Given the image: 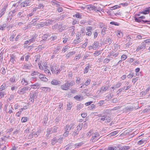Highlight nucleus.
I'll list each match as a JSON object with an SVG mask.
<instances>
[{"label":"nucleus","instance_id":"f257e3e1","mask_svg":"<svg viewBox=\"0 0 150 150\" xmlns=\"http://www.w3.org/2000/svg\"><path fill=\"white\" fill-rule=\"evenodd\" d=\"M82 128V125L81 123H79L78 125L75 128L74 130L72 131V136L74 137L75 136L78 135Z\"/></svg>","mask_w":150,"mask_h":150},{"label":"nucleus","instance_id":"f03ea898","mask_svg":"<svg viewBox=\"0 0 150 150\" xmlns=\"http://www.w3.org/2000/svg\"><path fill=\"white\" fill-rule=\"evenodd\" d=\"M31 88L29 87L25 86L18 90L17 93L19 94H24L30 91Z\"/></svg>","mask_w":150,"mask_h":150},{"label":"nucleus","instance_id":"7ed1b4c3","mask_svg":"<svg viewBox=\"0 0 150 150\" xmlns=\"http://www.w3.org/2000/svg\"><path fill=\"white\" fill-rule=\"evenodd\" d=\"M110 87V86L108 84L102 86L98 91V94H101L107 91Z\"/></svg>","mask_w":150,"mask_h":150},{"label":"nucleus","instance_id":"20e7f679","mask_svg":"<svg viewBox=\"0 0 150 150\" xmlns=\"http://www.w3.org/2000/svg\"><path fill=\"white\" fill-rule=\"evenodd\" d=\"M52 29L53 30H57L60 32L64 30V27H62V24L59 25L58 24H56L52 26Z\"/></svg>","mask_w":150,"mask_h":150},{"label":"nucleus","instance_id":"39448f33","mask_svg":"<svg viewBox=\"0 0 150 150\" xmlns=\"http://www.w3.org/2000/svg\"><path fill=\"white\" fill-rule=\"evenodd\" d=\"M139 108V107L138 106L135 107V106L134 105L132 106H127L123 109V110L124 112H129L132 111L134 110L137 109Z\"/></svg>","mask_w":150,"mask_h":150},{"label":"nucleus","instance_id":"423d86ee","mask_svg":"<svg viewBox=\"0 0 150 150\" xmlns=\"http://www.w3.org/2000/svg\"><path fill=\"white\" fill-rule=\"evenodd\" d=\"M100 137L99 133L97 132H95L92 135L91 138L90 140L91 142H93L97 141Z\"/></svg>","mask_w":150,"mask_h":150},{"label":"nucleus","instance_id":"0eeeda50","mask_svg":"<svg viewBox=\"0 0 150 150\" xmlns=\"http://www.w3.org/2000/svg\"><path fill=\"white\" fill-rule=\"evenodd\" d=\"M38 96V93L36 91L32 92L30 94V98H29V102L33 103L34 101V99L37 98Z\"/></svg>","mask_w":150,"mask_h":150},{"label":"nucleus","instance_id":"6e6552de","mask_svg":"<svg viewBox=\"0 0 150 150\" xmlns=\"http://www.w3.org/2000/svg\"><path fill=\"white\" fill-rule=\"evenodd\" d=\"M64 131L65 132L64 134V136L65 137L67 136L69 132L71 130H72L70 125H66L64 128Z\"/></svg>","mask_w":150,"mask_h":150},{"label":"nucleus","instance_id":"1a4fd4ad","mask_svg":"<svg viewBox=\"0 0 150 150\" xmlns=\"http://www.w3.org/2000/svg\"><path fill=\"white\" fill-rule=\"evenodd\" d=\"M140 18V17H134L135 21L136 22L139 23H147L148 24H150V18L149 20H142Z\"/></svg>","mask_w":150,"mask_h":150},{"label":"nucleus","instance_id":"9d476101","mask_svg":"<svg viewBox=\"0 0 150 150\" xmlns=\"http://www.w3.org/2000/svg\"><path fill=\"white\" fill-rule=\"evenodd\" d=\"M87 32L86 33V35L88 36H91L92 35L91 31L93 30V28L91 26H88L86 28Z\"/></svg>","mask_w":150,"mask_h":150},{"label":"nucleus","instance_id":"9b49d317","mask_svg":"<svg viewBox=\"0 0 150 150\" xmlns=\"http://www.w3.org/2000/svg\"><path fill=\"white\" fill-rule=\"evenodd\" d=\"M17 16L18 18L23 19L26 16V15L24 13L23 10H21L17 13Z\"/></svg>","mask_w":150,"mask_h":150},{"label":"nucleus","instance_id":"f8f14e48","mask_svg":"<svg viewBox=\"0 0 150 150\" xmlns=\"http://www.w3.org/2000/svg\"><path fill=\"white\" fill-rule=\"evenodd\" d=\"M30 1L28 0H25L20 4V6L21 7H24L25 6H29L30 5Z\"/></svg>","mask_w":150,"mask_h":150},{"label":"nucleus","instance_id":"ddd939ff","mask_svg":"<svg viewBox=\"0 0 150 150\" xmlns=\"http://www.w3.org/2000/svg\"><path fill=\"white\" fill-rule=\"evenodd\" d=\"M21 84L23 85L26 86L28 84V82L26 79L22 77L20 80Z\"/></svg>","mask_w":150,"mask_h":150},{"label":"nucleus","instance_id":"4468645a","mask_svg":"<svg viewBox=\"0 0 150 150\" xmlns=\"http://www.w3.org/2000/svg\"><path fill=\"white\" fill-rule=\"evenodd\" d=\"M32 67V65L31 63L25 64L24 65H22V68L23 69H30Z\"/></svg>","mask_w":150,"mask_h":150},{"label":"nucleus","instance_id":"2eb2a0df","mask_svg":"<svg viewBox=\"0 0 150 150\" xmlns=\"http://www.w3.org/2000/svg\"><path fill=\"white\" fill-rule=\"evenodd\" d=\"M92 65L90 64H88L86 65L85 69L83 71V73L84 74L87 73L90 68L91 67Z\"/></svg>","mask_w":150,"mask_h":150},{"label":"nucleus","instance_id":"dca6fc26","mask_svg":"<svg viewBox=\"0 0 150 150\" xmlns=\"http://www.w3.org/2000/svg\"><path fill=\"white\" fill-rule=\"evenodd\" d=\"M146 46V44L145 43L142 42L141 45L138 46L137 48L136 49V51H138L140 50L145 48Z\"/></svg>","mask_w":150,"mask_h":150},{"label":"nucleus","instance_id":"f3484780","mask_svg":"<svg viewBox=\"0 0 150 150\" xmlns=\"http://www.w3.org/2000/svg\"><path fill=\"white\" fill-rule=\"evenodd\" d=\"M119 52L115 53L113 52H110L109 54L108 55V57H116L119 54Z\"/></svg>","mask_w":150,"mask_h":150},{"label":"nucleus","instance_id":"a211bd4d","mask_svg":"<svg viewBox=\"0 0 150 150\" xmlns=\"http://www.w3.org/2000/svg\"><path fill=\"white\" fill-rule=\"evenodd\" d=\"M75 53L76 52L75 51H72L69 52L65 56L66 59H68V58H70L72 56L75 54Z\"/></svg>","mask_w":150,"mask_h":150},{"label":"nucleus","instance_id":"6ab92c4d","mask_svg":"<svg viewBox=\"0 0 150 150\" xmlns=\"http://www.w3.org/2000/svg\"><path fill=\"white\" fill-rule=\"evenodd\" d=\"M65 82L66 83V85L68 86V87L69 88L70 86H72L75 84V82L74 81H71V82H69L67 80H66Z\"/></svg>","mask_w":150,"mask_h":150},{"label":"nucleus","instance_id":"aec40b11","mask_svg":"<svg viewBox=\"0 0 150 150\" xmlns=\"http://www.w3.org/2000/svg\"><path fill=\"white\" fill-rule=\"evenodd\" d=\"M65 82L66 83V85L68 86V87L69 88L70 86H72L75 84V82L74 81H71V82H69L67 80H66Z\"/></svg>","mask_w":150,"mask_h":150},{"label":"nucleus","instance_id":"412c9836","mask_svg":"<svg viewBox=\"0 0 150 150\" xmlns=\"http://www.w3.org/2000/svg\"><path fill=\"white\" fill-rule=\"evenodd\" d=\"M61 83L59 81L56 80L55 79H53L51 82V83L53 85H59Z\"/></svg>","mask_w":150,"mask_h":150},{"label":"nucleus","instance_id":"4be33fe9","mask_svg":"<svg viewBox=\"0 0 150 150\" xmlns=\"http://www.w3.org/2000/svg\"><path fill=\"white\" fill-rule=\"evenodd\" d=\"M37 8H33V11L31 12L27 15V17L29 18L33 16L35 12L36 11Z\"/></svg>","mask_w":150,"mask_h":150},{"label":"nucleus","instance_id":"5701e85b","mask_svg":"<svg viewBox=\"0 0 150 150\" xmlns=\"http://www.w3.org/2000/svg\"><path fill=\"white\" fill-rule=\"evenodd\" d=\"M101 34L103 36L105 35V32L107 31V26L106 25L101 28Z\"/></svg>","mask_w":150,"mask_h":150},{"label":"nucleus","instance_id":"b1692460","mask_svg":"<svg viewBox=\"0 0 150 150\" xmlns=\"http://www.w3.org/2000/svg\"><path fill=\"white\" fill-rule=\"evenodd\" d=\"M40 84L38 83H35L34 84L30 86L31 88L33 89L38 88L40 87Z\"/></svg>","mask_w":150,"mask_h":150},{"label":"nucleus","instance_id":"393cba45","mask_svg":"<svg viewBox=\"0 0 150 150\" xmlns=\"http://www.w3.org/2000/svg\"><path fill=\"white\" fill-rule=\"evenodd\" d=\"M39 19V17L38 16H36L31 21V24L33 25H35L36 24L35 23Z\"/></svg>","mask_w":150,"mask_h":150},{"label":"nucleus","instance_id":"a878e982","mask_svg":"<svg viewBox=\"0 0 150 150\" xmlns=\"http://www.w3.org/2000/svg\"><path fill=\"white\" fill-rule=\"evenodd\" d=\"M55 69L56 70L55 72V74L57 75H58L60 73V71H62V68L60 67L59 68H58L57 67V66L56 65L55 67Z\"/></svg>","mask_w":150,"mask_h":150},{"label":"nucleus","instance_id":"bb28decb","mask_svg":"<svg viewBox=\"0 0 150 150\" xmlns=\"http://www.w3.org/2000/svg\"><path fill=\"white\" fill-rule=\"evenodd\" d=\"M94 131L93 129L90 130L86 134V135L87 137L89 138L91 136H92L94 133Z\"/></svg>","mask_w":150,"mask_h":150},{"label":"nucleus","instance_id":"cd10ccee","mask_svg":"<svg viewBox=\"0 0 150 150\" xmlns=\"http://www.w3.org/2000/svg\"><path fill=\"white\" fill-rule=\"evenodd\" d=\"M17 9H15L13 11H11L10 12V13H11V16H9V18H7L8 21H10L11 19H12V15L14 13H15L17 11Z\"/></svg>","mask_w":150,"mask_h":150},{"label":"nucleus","instance_id":"c85d7f7f","mask_svg":"<svg viewBox=\"0 0 150 150\" xmlns=\"http://www.w3.org/2000/svg\"><path fill=\"white\" fill-rule=\"evenodd\" d=\"M16 57L14 54H12L10 55V61L12 63V64L14 63V62H15V58Z\"/></svg>","mask_w":150,"mask_h":150},{"label":"nucleus","instance_id":"c756f323","mask_svg":"<svg viewBox=\"0 0 150 150\" xmlns=\"http://www.w3.org/2000/svg\"><path fill=\"white\" fill-rule=\"evenodd\" d=\"M40 89L45 92L50 91V88L48 87H41Z\"/></svg>","mask_w":150,"mask_h":150},{"label":"nucleus","instance_id":"7c9ffc66","mask_svg":"<svg viewBox=\"0 0 150 150\" xmlns=\"http://www.w3.org/2000/svg\"><path fill=\"white\" fill-rule=\"evenodd\" d=\"M68 86L66 85V83H65V84L61 85V88L62 90H67L69 89V88L68 87Z\"/></svg>","mask_w":150,"mask_h":150},{"label":"nucleus","instance_id":"2f4dec72","mask_svg":"<svg viewBox=\"0 0 150 150\" xmlns=\"http://www.w3.org/2000/svg\"><path fill=\"white\" fill-rule=\"evenodd\" d=\"M39 78L41 79L42 81H46L47 80V79L44 76V75L42 74H40L39 75Z\"/></svg>","mask_w":150,"mask_h":150},{"label":"nucleus","instance_id":"473e14b6","mask_svg":"<svg viewBox=\"0 0 150 150\" xmlns=\"http://www.w3.org/2000/svg\"><path fill=\"white\" fill-rule=\"evenodd\" d=\"M117 35L119 38H121L123 36V33L122 32L119 30H117L116 32Z\"/></svg>","mask_w":150,"mask_h":150},{"label":"nucleus","instance_id":"72a5a7b5","mask_svg":"<svg viewBox=\"0 0 150 150\" xmlns=\"http://www.w3.org/2000/svg\"><path fill=\"white\" fill-rule=\"evenodd\" d=\"M111 38L108 37L105 41V43L106 44H110L112 42Z\"/></svg>","mask_w":150,"mask_h":150},{"label":"nucleus","instance_id":"f704fd0d","mask_svg":"<svg viewBox=\"0 0 150 150\" xmlns=\"http://www.w3.org/2000/svg\"><path fill=\"white\" fill-rule=\"evenodd\" d=\"M93 46V49L95 50L99 46V43L98 42H94Z\"/></svg>","mask_w":150,"mask_h":150},{"label":"nucleus","instance_id":"c9c22d12","mask_svg":"<svg viewBox=\"0 0 150 150\" xmlns=\"http://www.w3.org/2000/svg\"><path fill=\"white\" fill-rule=\"evenodd\" d=\"M150 9H147L146 10H143V11L140 12L139 13L143 14H148L149 13Z\"/></svg>","mask_w":150,"mask_h":150},{"label":"nucleus","instance_id":"e433bc0d","mask_svg":"<svg viewBox=\"0 0 150 150\" xmlns=\"http://www.w3.org/2000/svg\"><path fill=\"white\" fill-rule=\"evenodd\" d=\"M44 71L45 73H46L48 76H50L51 75V73L49 70L47 68H45L44 69Z\"/></svg>","mask_w":150,"mask_h":150},{"label":"nucleus","instance_id":"4c0bfd02","mask_svg":"<svg viewBox=\"0 0 150 150\" xmlns=\"http://www.w3.org/2000/svg\"><path fill=\"white\" fill-rule=\"evenodd\" d=\"M7 87L6 84L5 83H4L1 86L0 88V91H1L5 89Z\"/></svg>","mask_w":150,"mask_h":150},{"label":"nucleus","instance_id":"58836bf2","mask_svg":"<svg viewBox=\"0 0 150 150\" xmlns=\"http://www.w3.org/2000/svg\"><path fill=\"white\" fill-rule=\"evenodd\" d=\"M8 110H9L8 112V113L10 114L13 112V108L12 105H9L8 106Z\"/></svg>","mask_w":150,"mask_h":150},{"label":"nucleus","instance_id":"ea45409f","mask_svg":"<svg viewBox=\"0 0 150 150\" xmlns=\"http://www.w3.org/2000/svg\"><path fill=\"white\" fill-rule=\"evenodd\" d=\"M57 142V139L56 137H55L51 140V144L52 145H54Z\"/></svg>","mask_w":150,"mask_h":150},{"label":"nucleus","instance_id":"a19ab883","mask_svg":"<svg viewBox=\"0 0 150 150\" xmlns=\"http://www.w3.org/2000/svg\"><path fill=\"white\" fill-rule=\"evenodd\" d=\"M85 29L84 27H83L81 28L80 32H79V33H81V35L82 36H83L85 35Z\"/></svg>","mask_w":150,"mask_h":150},{"label":"nucleus","instance_id":"79ce46f5","mask_svg":"<svg viewBox=\"0 0 150 150\" xmlns=\"http://www.w3.org/2000/svg\"><path fill=\"white\" fill-rule=\"evenodd\" d=\"M81 39L80 38H79L78 39L76 38L74 40L73 43L74 44H77L81 42Z\"/></svg>","mask_w":150,"mask_h":150},{"label":"nucleus","instance_id":"37998d69","mask_svg":"<svg viewBox=\"0 0 150 150\" xmlns=\"http://www.w3.org/2000/svg\"><path fill=\"white\" fill-rule=\"evenodd\" d=\"M29 120L28 118L27 117H23L21 120V122L23 123L26 122Z\"/></svg>","mask_w":150,"mask_h":150},{"label":"nucleus","instance_id":"c03bdc74","mask_svg":"<svg viewBox=\"0 0 150 150\" xmlns=\"http://www.w3.org/2000/svg\"><path fill=\"white\" fill-rule=\"evenodd\" d=\"M50 35L49 33H47L44 35L42 37V40H45L47 39L48 37L50 36Z\"/></svg>","mask_w":150,"mask_h":150},{"label":"nucleus","instance_id":"a18cd8bd","mask_svg":"<svg viewBox=\"0 0 150 150\" xmlns=\"http://www.w3.org/2000/svg\"><path fill=\"white\" fill-rule=\"evenodd\" d=\"M130 147L129 146H124L120 148V150H127L130 149Z\"/></svg>","mask_w":150,"mask_h":150},{"label":"nucleus","instance_id":"49530a36","mask_svg":"<svg viewBox=\"0 0 150 150\" xmlns=\"http://www.w3.org/2000/svg\"><path fill=\"white\" fill-rule=\"evenodd\" d=\"M52 132L53 133L56 132L57 131L58 129V127L56 126H54L53 127H52Z\"/></svg>","mask_w":150,"mask_h":150},{"label":"nucleus","instance_id":"de8ad7c7","mask_svg":"<svg viewBox=\"0 0 150 150\" xmlns=\"http://www.w3.org/2000/svg\"><path fill=\"white\" fill-rule=\"evenodd\" d=\"M83 107V105L81 103L77 105L76 107V110H79L80 109L82 108Z\"/></svg>","mask_w":150,"mask_h":150},{"label":"nucleus","instance_id":"09e8293b","mask_svg":"<svg viewBox=\"0 0 150 150\" xmlns=\"http://www.w3.org/2000/svg\"><path fill=\"white\" fill-rule=\"evenodd\" d=\"M1 74L3 75L5 74L6 73V70L4 67H2L1 70Z\"/></svg>","mask_w":150,"mask_h":150},{"label":"nucleus","instance_id":"8fccbe9b","mask_svg":"<svg viewBox=\"0 0 150 150\" xmlns=\"http://www.w3.org/2000/svg\"><path fill=\"white\" fill-rule=\"evenodd\" d=\"M10 123L12 124L13 125L14 122H15L16 119L14 117H11L10 118Z\"/></svg>","mask_w":150,"mask_h":150},{"label":"nucleus","instance_id":"3c124183","mask_svg":"<svg viewBox=\"0 0 150 150\" xmlns=\"http://www.w3.org/2000/svg\"><path fill=\"white\" fill-rule=\"evenodd\" d=\"M74 17H75L81 19L82 18L81 15L79 13H76L75 14L73 15Z\"/></svg>","mask_w":150,"mask_h":150},{"label":"nucleus","instance_id":"603ef678","mask_svg":"<svg viewBox=\"0 0 150 150\" xmlns=\"http://www.w3.org/2000/svg\"><path fill=\"white\" fill-rule=\"evenodd\" d=\"M3 53L1 52L0 53V65H1L2 63V62L3 59Z\"/></svg>","mask_w":150,"mask_h":150},{"label":"nucleus","instance_id":"864d4df0","mask_svg":"<svg viewBox=\"0 0 150 150\" xmlns=\"http://www.w3.org/2000/svg\"><path fill=\"white\" fill-rule=\"evenodd\" d=\"M134 74L133 72H131L127 76V77L128 78L131 79L134 76Z\"/></svg>","mask_w":150,"mask_h":150},{"label":"nucleus","instance_id":"5fc2aeb1","mask_svg":"<svg viewBox=\"0 0 150 150\" xmlns=\"http://www.w3.org/2000/svg\"><path fill=\"white\" fill-rule=\"evenodd\" d=\"M57 35L56 34H54L52 35L50 37V39L51 40H54L57 39Z\"/></svg>","mask_w":150,"mask_h":150},{"label":"nucleus","instance_id":"6e6d98bb","mask_svg":"<svg viewBox=\"0 0 150 150\" xmlns=\"http://www.w3.org/2000/svg\"><path fill=\"white\" fill-rule=\"evenodd\" d=\"M52 128H48L47 130V132L48 134V135H49L53 133L52 132Z\"/></svg>","mask_w":150,"mask_h":150},{"label":"nucleus","instance_id":"4d7b16f0","mask_svg":"<svg viewBox=\"0 0 150 150\" xmlns=\"http://www.w3.org/2000/svg\"><path fill=\"white\" fill-rule=\"evenodd\" d=\"M146 141V140L142 139L141 140L139 141L138 142V144L139 145H141L144 143Z\"/></svg>","mask_w":150,"mask_h":150},{"label":"nucleus","instance_id":"13d9d810","mask_svg":"<svg viewBox=\"0 0 150 150\" xmlns=\"http://www.w3.org/2000/svg\"><path fill=\"white\" fill-rule=\"evenodd\" d=\"M5 94V92L2 91H0V98H3L4 95Z\"/></svg>","mask_w":150,"mask_h":150},{"label":"nucleus","instance_id":"bf43d9fd","mask_svg":"<svg viewBox=\"0 0 150 150\" xmlns=\"http://www.w3.org/2000/svg\"><path fill=\"white\" fill-rule=\"evenodd\" d=\"M95 105L94 104H92L91 105H90L89 106L88 108L89 110H91L93 109H95Z\"/></svg>","mask_w":150,"mask_h":150},{"label":"nucleus","instance_id":"052dcab7","mask_svg":"<svg viewBox=\"0 0 150 150\" xmlns=\"http://www.w3.org/2000/svg\"><path fill=\"white\" fill-rule=\"evenodd\" d=\"M7 26V25L6 23L4 24L3 25L0 26V30H3L4 29V28Z\"/></svg>","mask_w":150,"mask_h":150},{"label":"nucleus","instance_id":"680f3d73","mask_svg":"<svg viewBox=\"0 0 150 150\" xmlns=\"http://www.w3.org/2000/svg\"><path fill=\"white\" fill-rule=\"evenodd\" d=\"M118 132L117 131H114L111 132L109 134V135H110V136H114L117 134Z\"/></svg>","mask_w":150,"mask_h":150},{"label":"nucleus","instance_id":"e2e57ef3","mask_svg":"<svg viewBox=\"0 0 150 150\" xmlns=\"http://www.w3.org/2000/svg\"><path fill=\"white\" fill-rule=\"evenodd\" d=\"M83 144L82 142H80L78 143H76L74 144L75 148H78L79 147L81 146Z\"/></svg>","mask_w":150,"mask_h":150},{"label":"nucleus","instance_id":"0e129e2a","mask_svg":"<svg viewBox=\"0 0 150 150\" xmlns=\"http://www.w3.org/2000/svg\"><path fill=\"white\" fill-rule=\"evenodd\" d=\"M40 56L39 54L36 55L35 56V61L37 62L38 61L40 60Z\"/></svg>","mask_w":150,"mask_h":150},{"label":"nucleus","instance_id":"69168bd1","mask_svg":"<svg viewBox=\"0 0 150 150\" xmlns=\"http://www.w3.org/2000/svg\"><path fill=\"white\" fill-rule=\"evenodd\" d=\"M132 36L131 35H128L126 38V40L127 41L132 42L131 40Z\"/></svg>","mask_w":150,"mask_h":150},{"label":"nucleus","instance_id":"338daca9","mask_svg":"<svg viewBox=\"0 0 150 150\" xmlns=\"http://www.w3.org/2000/svg\"><path fill=\"white\" fill-rule=\"evenodd\" d=\"M52 22V21H51L49 20L46 21H45L46 26H48L51 24Z\"/></svg>","mask_w":150,"mask_h":150},{"label":"nucleus","instance_id":"774afa93","mask_svg":"<svg viewBox=\"0 0 150 150\" xmlns=\"http://www.w3.org/2000/svg\"><path fill=\"white\" fill-rule=\"evenodd\" d=\"M69 47L67 45L64 46L62 49V51L65 52L68 49Z\"/></svg>","mask_w":150,"mask_h":150}]
</instances>
